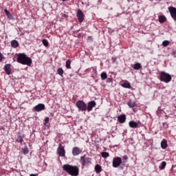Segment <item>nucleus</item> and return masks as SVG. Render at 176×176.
Here are the masks:
<instances>
[{"mask_svg": "<svg viewBox=\"0 0 176 176\" xmlns=\"http://www.w3.org/2000/svg\"><path fill=\"white\" fill-rule=\"evenodd\" d=\"M63 168L67 174L72 176H78L79 175V168L76 166H72L69 164H64L63 166Z\"/></svg>", "mask_w": 176, "mask_h": 176, "instance_id": "1", "label": "nucleus"}, {"mask_svg": "<svg viewBox=\"0 0 176 176\" xmlns=\"http://www.w3.org/2000/svg\"><path fill=\"white\" fill-rule=\"evenodd\" d=\"M16 60L20 64H23V65L30 67L31 64H32V59L27 56L25 54H19Z\"/></svg>", "mask_w": 176, "mask_h": 176, "instance_id": "2", "label": "nucleus"}, {"mask_svg": "<svg viewBox=\"0 0 176 176\" xmlns=\"http://www.w3.org/2000/svg\"><path fill=\"white\" fill-rule=\"evenodd\" d=\"M160 80L165 83H168L171 82V76L164 72H161L160 74Z\"/></svg>", "mask_w": 176, "mask_h": 176, "instance_id": "3", "label": "nucleus"}, {"mask_svg": "<svg viewBox=\"0 0 176 176\" xmlns=\"http://www.w3.org/2000/svg\"><path fill=\"white\" fill-rule=\"evenodd\" d=\"M76 105L79 111H81L82 112L87 109V106L86 105V103L83 102V100H78Z\"/></svg>", "mask_w": 176, "mask_h": 176, "instance_id": "4", "label": "nucleus"}, {"mask_svg": "<svg viewBox=\"0 0 176 176\" xmlns=\"http://www.w3.org/2000/svg\"><path fill=\"white\" fill-rule=\"evenodd\" d=\"M80 163L82 166H87L91 163V159L86 156L81 157Z\"/></svg>", "mask_w": 176, "mask_h": 176, "instance_id": "5", "label": "nucleus"}, {"mask_svg": "<svg viewBox=\"0 0 176 176\" xmlns=\"http://www.w3.org/2000/svg\"><path fill=\"white\" fill-rule=\"evenodd\" d=\"M122 164V158L117 157L113 160V167H119Z\"/></svg>", "mask_w": 176, "mask_h": 176, "instance_id": "6", "label": "nucleus"}, {"mask_svg": "<svg viewBox=\"0 0 176 176\" xmlns=\"http://www.w3.org/2000/svg\"><path fill=\"white\" fill-rule=\"evenodd\" d=\"M57 152L61 157H65V149H64V147L61 144L58 147Z\"/></svg>", "mask_w": 176, "mask_h": 176, "instance_id": "7", "label": "nucleus"}, {"mask_svg": "<svg viewBox=\"0 0 176 176\" xmlns=\"http://www.w3.org/2000/svg\"><path fill=\"white\" fill-rule=\"evenodd\" d=\"M168 10L171 17L173 19V20L176 21V8L170 6L168 8Z\"/></svg>", "mask_w": 176, "mask_h": 176, "instance_id": "8", "label": "nucleus"}, {"mask_svg": "<svg viewBox=\"0 0 176 176\" xmlns=\"http://www.w3.org/2000/svg\"><path fill=\"white\" fill-rule=\"evenodd\" d=\"M82 153V150L79 147H74L72 149V155L73 156H78Z\"/></svg>", "mask_w": 176, "mask_h": 176, "instance_id": "9", "label": "nucleus"}, {"mask_svg": "<svg viewBox=\"0 0 176 176\" xmlns=\"http://www.w3.org/2000/svg\"><path fill=\"white\" fill-rule=\"evenodd\" d=\"M77 17H78L80 23H82L83 21V20H85V18L83 16V12H82V10H78L77 11Z\"/></svg>", "mask_w": 176, "mask_h": 176, "instance_id": "10", "label": "nucleus"}, {"mask_svg": "<svg viewBox=\"0 0 176 176\" xmlns=\"http://www.w3.org/2000/svg\"><path fill=\"white\" fill-rule=\"evenodd\" d=\"M96 104L94 102V100L91 101L88 103L87 109L88 111V112H90V111H92L93 108H94V107H96Z\"/></svg>", "mask_w": 176, "mask_h": 176, "instance_id": "11", "label": "nucleus"}, {"mask_svg": "<svg viewBox=\"0 0 176 176\" xmlns=\"http://www.w3.org/2000/svg\"><path fill=\"white\" fill-rule=\"evenodd\" d=\"M45 109V104H38L34 107V110L36 112H41V111H43Z\"/></svg>", "mask_w": 176, "mask_h": 176, "instance_id": "12", "label": "nucleus"}, {"mask_svg": "<svg viewBox=\"0 0 176 176\" xmlns=\"http://www.w3.org/2000/svg\"><path fill=\"white\" fill-rule=\"evenodd\" d=\"M5 72L7 75H10L12 69H10V64H7L4 66Z\"/></svg>", "mask_w": 176, "mask_h": 176, "instance_id": "13", "label": "nucleus"}, {"mask_svg": "<svg viewBox=\"0 0 176 176\" xmlns=\"http://www.w3.org/2000/svg\"><path fill=\"white\" fill-rule=\"evenodd\" d=\"M118 120L120 123H124L126 122V115H121L118 117Z\"/></svg>", "mask_w": 176, "mask_h": 176, "instance_id": "14", "label": "nucleus"}, {"mask_svg": "<svg viewBox=\"0 0 176 176\" xmlns=\"http://www.w3.org/2000/svg\"><path fill=\"white\" fill-rule=\"evenodd\" d=\"M129 126L131 127V129H137L138 127V123L134 122V121H130L129 122Z\"/></svg>", "mask_w": 176, "mask_h": 176, "instance_id": "15", "label": "nucleus"}, {"mask_svg": "<svg viewBox=\"0 0 176 176\" xmlns=\"http://www.w3.org/2000/svg\"><path fill=\"white\" fill-rule=\"evenodd\" d=\"M166 20L167 18H166L164 15H161L159 16V23H160L161 24H163V23H164V21H166Z\"/></svg>", "mask_w": 176, "mask_h": 176, "instance_id": "16", "label": "nucleus"}, {"mask_svg": "<svg viewBox=\"0 0 176 176\" xmlns=\"http://www.w3.org/2000/svg\"><path fill=\"white\" fill-rule=\"evenodd\" d=\"M161 148H162V149H166V148H167V140L164 139L161 142Z\"/></svg>", "mask_w": 176, "mask_h": 176, "instance_id": "17", "label": "nucleus"}, {"mask_svg": "<svg viewBox=\"0 0 176 176\" xmlns=\"http://www.w3.org/2000/svg\"><path fill=\"white\" fill-rule=\"evenodd\" d=\"M11 46L12 47H19V42L16 40H13L11 41Z\"/></svg>", "mask_w": 176, "mask_h": 176, "instance_id": "18", "label": "nucleus"}, {"mask_svg": "<svg viewBox=\"0 0 176 176\" xmlns=\"http://www.w3.org/2000/svg\"><path fill=\"white\" fill-rule=\"evenodd\" d=\"M128 106L129 108H134V107H136L137 106V103L135 102H133L131 100H130L129 102H128Z\"/></svg>", "mask_w": 176, "mask_h": 176, "instance_id": "19", "label": "nucleus"}, {"mask_svg": "<svg viewBox=\"0 0 176 176\" xmlns=\"http://www.w3.org/2000/svg\"><path fill=\"white\" fill-rule=\"evenodd\" d=\"M102 168H101V166L97 164L95 166V170L96 173H101Z\"/></svg>", "mask_w": 176, "mask_h": 176, "instance_id": "20", "label": "nucleus"}, {"mask_svg": "<svg viewBox=\"0 0 176 176\" xmlns=\"http://www.w3.org/2000/svg\"><path fill=\"white\" fill-rule=\"evenodd\" d=\"M65 67L67 69H71V60H66Z\"/></svg>", "mask_w": 176, "mask_h": 176, "instance_id": "21", "label": "nucleus"}, {"mask_svg": "<svg viewBox=\"0 0 176 176\" xmlns=\"http://www.w3.org/2000/svg\"><path fill=\"white\" fill-rule=\"evenodd\" d=\"M141 68H142V66H141V65L140 64V63H135V65H134V66H133V69H136V70H138V69H141Z\"/></svg>", "mask_w": 176, "mask_h": 176, "instance_id": "22", "label": "nucleus"}, {"mask_svg": "<svg viewBox=\"0 0 176 176\" xmlns=\"http://www.w3.org/2000/svg\"><path fill=\"white\" fill-rule=\"evenodd\" d=\"M122 87H124L125 89H130L131 87V85H130V83L129 82H124L122 85Z\"/></svg>", "mask_w": 176, "mask_h": 176, "instance_id": "23", "label": "nucleus"}, {"mask_svg": "<svg viewBox=\"0 0 176 176\" xmlns=\"http://www.w3.org/2000/svg\"><path fill=\"white\" fill-rule=\"evenodd\" d=\"M166 164H167L166 163V162H162L159 166L160 170H164V168L166 167Z\"/></svg>", "mask_w": 176, "mask_h": 176, "instance_id": "24", "label": "nucleus"}, {"mask_svg": "<svg viewBox=\"0 0 176 176\" xmlns=\"http://www.w3.org/2000/svg\"><path fill=\"white\" fill-rule=\"evenodd\" d=\"M100 76H101V79L102 80H105V79H107V78L108 77V76L107 75V74L105 72H102L101 74H100Z\"/></svg>", "mask_w": 176, "mask_h": 176, "instance_id": "25", "label": "nucleus"}, {"mask_svg": "<svg viewBox=\"0 0 176 176\" xmlns=\"http://www.w3.org/2000/svg\"><path fill=\"white\" fill-rule=\"evenodd\" d=\"M28 152H29L28 147L25 146L23 148H22V153H23V155L28 154Z\"/></svg>", "mask_w": 176, "mask_h": 176, "instance_id": "26", "label": "nucleus"}, {"mask_svg": "<svg viewBox=\"0 0 176 176\" xmlns=\"http://www.w3.org/2000/svg\"><path fill=\"white\" fill-rule=\"evenodd\" d=\"M57 72H58V75H60V76H63V75L64 74V70H63V68H58L57 70Z\"/></svg>", "mask_w": 176, "mask_h": 176, "instance_id": "27", "label": "nucleus"}, {"mask_svg": "<svg viewBox=\"0 0 176 176\" xmlns=\"http://www.w3.org/2000/svg\"><path fill=\"white\" fill-rule=\"evenodd\" d=\"M102 155V157H109V153H108L107 152H102L101 153Z\"/></svg>", "mask_w": 176, "mask_h": 176, "instance_id": "28", "label": "nucleus"}, {"mask_svg": "<svg viewBox=\"0 0 176 176\" xmlns=\"http://www.w3.org/2000/svg\"><path fill=\"white\" fill-rule=\"evenodd\" d=\"M42 42H43V45L44 46H45V47H47V46H49V41H47V40L43 39V40L42 41Z\"/></svg>", "mask_w": 176, "mask_h": 176, "instance_id": "29", "label": "nucleus"}, {"mask_svg": "<svg viewBox=\"0 0 176 176\" xmlns=\"http://www.w3.org/2000/svg\"><path fill=\"white\" fill-rule=\"evenodd\" d=\"M23 136L21 135H18L16 138V142H23Z\"/></svg>", "mask_w": 176, "mask_h": 176, "instance_id": "30", "label": "nucleus"}, {"mask_svg": "<svg viewBox=\"0 0 176 176\" xmlns=\"http://www.w3.org/2000/svg\"><path fill=\"white\" fill-rule=\"evenodd\" d=\"M163 46L167 47L168 45H170V41H164L162 43Z\"/></svg>", "mask_w": 176, "mask_h": 176, "instance_id": "31", "label": "nucleus"}, {"mask_svg": "<svg viewBox=\"0 0 176 176\" xmlns=\"http://www.w3.org/2000/svg\"><path fill=\"white\" fill-rule=\"evenodd\" d=\"M4 12L6 14V16H9V14H10V12H9V11L8 10H4Z\"/></svg>", "mask_w": 176, "mask_h": 176, "instance_id": "32", "label": "nucleus"}, {"mask_svg": "<svg viewBox=\"0 0 176 176\" xmlns=\"http://www.w3.org/2000/svg\"><path fill=\"white\" fill-rule=\"evenodd\" d=\"M2 60H3V55L0 52V61H2Z\"/></svg>", "mask_w": 176, "mask_h": 176, "instance_id": "33", "label": "nucleus"}, {"mask_svg": "<svg viewBox=\"0 0 176 176\" xmlns=\"http://www.w3.org/2000/svg\"><path fill=\"white\" fill-rule=\"evenodd\" d=\"M49 120H50L49 117H46L45 119V123H49Z\"/></svg>", "mask_w": 176, "mask_h": 176, "instance_id": "34", "label": "nucleus"}, {"mask_svg": "<svg viewBox=\"0 0 176 176\" xmlns=\"http://www.w3.org/2000/svg\"><path fill=\"white\" fill-rule=\"evenodd\" d=\"M123 159H124V160H127V159H129V157H127V155H124Z\"/></svg>", "mask_w": 176, "mask_h": 176, "instance_id": "35", "label": "nucleus"}, {"mask_svg": "<svg viewBox=\"0 0 176 176\" xmlns=\"http://www.w3.org/2000/svg\"><path fill=\"white\" fill-rule=\"evenodd\" d=\"M30 176H37L36 174H31Z\"/></svg>", "mask_w": 176, "mask_h": 176, "instance_id": "36", "label": "nucleus"}, {"mask_svg": "<svg viewBox=\"0 0 176 176\" xmlns=\"http://www.w3.org/2000/svg\"><path fill=\"white\" fill-rule=\"evenodd\" d=\"M165 119H168V116H165Z\"/></svg>", "mask_w": 176, "mask_h": 176, "instance_id": "37", "label": "nucleus"}, {"mask_svg": "<svg viewBox=\"0 0 176 176\" xmlns=\"http://www.w3.org/2000/svg\"><path fill=\"white\" fill-rule=\"evenodd\" d=\"M134 112H137V109H133Z\"/></svg>", "mask_w": 176, "mask_h": 176, "instance_id": "38", "label": "nucleus"}, {"mask_svg": "<svg viewBox=\"0 0 176 176\" xmlns=\"http://www.w3.org/2000/svg\"><path fill=\"white\" fill-rule=\"evenodd\" d=\"M63 1V2H65V1H67V0H62Z\"/></svg>", "mask_w": 176, "mask_h": 176, "instance_id": "39", "label": "nucleus"}, {"mask_svg": "<svg viewBox=\"0 0 176 176\" xmlns=\"http://www.w3.org/2000/svg\"><path fill=\"white\" fill-rule=\"evenodd\" d=\"M157 1H162V0H157Z\"/></svg>", "mask_w": 176, "mask_h": 176, "instance_id": "40", "label": "nucleus"}]
</instances>
